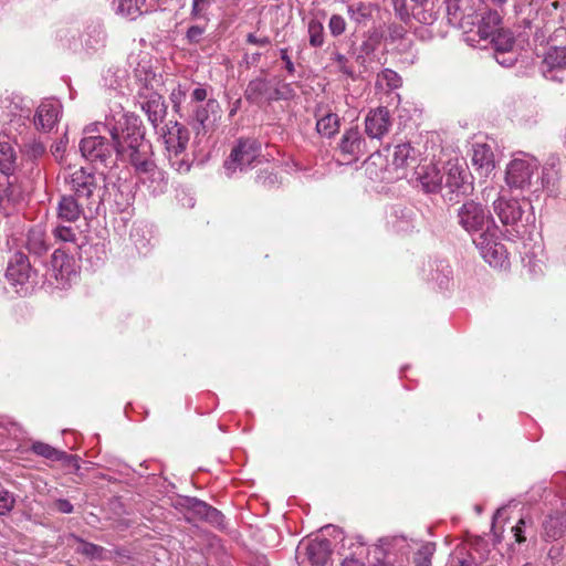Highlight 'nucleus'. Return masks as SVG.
I'll use <instances>...</instances> for the list:
<instances>
[{
    "instance_id": "nucleus-57",
    "label": "nucleus",
    "mask_w": 566,
    "mask_h": 566,
    "mask_svg": "<svg viewBox=\"0 0 566 566\" xmlns=\"http://www.w3.org/2000/svg\"><path fill=\"white\" fill-rule=\"evenodd\" d=\"M93 41L85 40V45L90 49L96 50L97 48L102 46L104 44L105 34L101 28H94L93 29Z\"/></svg>"
},
{
    "instance_id": "nucleus-54",
    "label": "nucleus",
    "mask_w": 566,
    "mask_h": 566,
    "mask_svg": "<svg viewBox=\"0 0 566 566\" xmlns=\"http://www.w3.org/2000/svg\"><path fill=\"white\" fill-rule=\"evenodd\" d=\"M23 147L25 153L33 158L40 157L45 151L44 144L35 139L24 144Z\"/></svg>"
},
{
    "instance_id": "nucleus-46",
    "label": "nucleus",
    "mask_w": 566,
    "mask_h": 566,
    "mask_svg": "<svg viewBox=\"0 0 566 566\" xmlns=\"http://www.w3.org/2000/svg\"><path fill=\"white\" fill-rule=\"evenodd\" d=\"M377 82L380 85H386L389 90H396L400 87L402 83L400 75L390 69L382 70L377 75Z\"/></svg>"
},
{
    "instance_id": "nucleus-36",
    "label": "nucleus",
    "mask_w": 566,
    "mask_h": 566,
    "mask_svg": "<svg viewBox=\"0 0 566 566\" xmlns=\"http://www.w3.org/2000/svg\"><path fill=\"white\" fill-rule=\"evenodd\" d=\"M494 48V53H507L514 46L515 40L513 33L510 30L501 29L496 34H494L490 40Z\"/></svg>"
},
{
    "instance_id": "nucleus-23",
    "label": "nucleus",
    "mask_w": 566,
    "mask_h": 566,
    "mask_svg": "<svg viewBox=\"0 0 566 566\" xmlns=\"http://www.w3.org/2000/svg\"><path fill=\"white\" fill-rule=\"evenodd\" d=\"M473 0H447V18L451 25L463 27L465 18H470L473 12Z\"/></svg>"
},
{
    "instance_id": "nucleus-7",
    "label": "nucleus",
    "mask_w": 566,
    "mask_h": 566,
    "mask_svg": "<svg viewBox=\"0 0 566 566\" xmlns=\"http://www.w3.org/2000/svg\"><path fill=\"white\" fill-rule=\"evenodd\" d=\"M261 156V144L252 138H241L224 160L223 169L227 177L232 178L253 168Z\"/></svg>"
},
{
    "instance_id": "nucleus-45",
    "label": "nucleus",
    "mask_w": 566,
    "mask_h": 566,
    "mask_svg": "<svg viewBox=\"0 0 566 566\" xmlns=\"http://www.w3.org/2000/svg\"><path fill=\"white\" fill-rule=\"evenodd\" d=\"M74 539L81 544V547L77 548V552L92 558V559H103L105 549L102 546H98L93 543L85 542L84 539L73 535Z\"/></svg>"
},
{
    "instance_id": "nucleus-10",
    "label": "nucleus",
    "mask_w": 566,
    "mask_h": 566,
    "mask_svg": "<svg viewBox=\"0 0 566 566\" xmlns=\"http://www.w3.org/2000/svg\"><path fill=\"white\" fill-rule=\"evenodd\" d=\"M470 175L465 167L457 161H448L443 174L442 189L448 191L443 197L449 201L454 200L459 196L467 195L472 190V184L469 181Z\"/></svg>"
},
{
    "instance_id": "nucleus-49",
    "label": "nucleus",
    "mask_w": 566,
    "mask_h": 566,
    "mask_svg": "<svg viewBox=\"0 0 566 566\" xmlns=\"http://www.w3.org/2000/svg\"><path fill=\"white\" fill-rule=\"evenodd\" d=\"M208 98V91L205 86L198 85L195 87L190 94V98L186 104V107H192V105H201L203 102L206 103Z\"/></svg>"
},
{
    "instance_id": "nucleus-18",
    "label": "nucleus",
    "mask_w": 566,
    "mask_h": 566,
    "mask_svg": "<svg viewBox=\"0 0 566 566\" xmlns=\"http://www.w3.org/2000/svg\"><path fill=\"white\" fill-rule=\"evenodd\" d=\"M493 208L504 226L518 227L523 222L524 209L515 199L500 197L493 202Z\"/></svg>"
},
{
    "instance_id": "nucleus-17",
    "label": "nucleus",
    "mask_w": 566,
    "mask_h": 566,
    "mask_svg": "<svg viewBox=\"0 0 566 566\" xmlns=\"http://www.w3.org/2000/svg\"><path fill=\"white\" fill-rule=\"evenodd\" d=\"M62 105L56 99H45L36 108L34 125L36 129L51 132L59 122Z\"/></svg>"
},
{
    "instance_id": "nucleus-41",
    "label": "nucleus",
    "mask_w": 566,
    "mask_h": 566,
    "mask_svg": "<svg viewBox=\"0 0 566 566\" xmlns=\"http://www.w3.org/2000/svg\"><path fill=\"white\" fill-rule=\"evenodd\" d=\"M31 449L35 454L53 461H60L67 457L64 451H60L50 444L40 441L34 442Z\"/></svg>"
},
{
    "instance_id": "nucleus-63",
    "label": "nucleus",
    "mask_w": 566,
    "mask_h": 566,
    "mask_svg": "<svg viewBox=\"0 0 566 566\" xmlns=\"http://www.w3.org/2000/svg\"><path fill=\"white\" fill-rule=\"evenodd\" d=\"M13 116H14V118H12V119L10 120V123H11V124H13V123H19V122H21V120L27 119V118L29 117V114H27V115L19 114L18 116L14 114Z\"/></svg>"
},
{
    "instance_id": "nucleus-22",
    "label": "nucleus",
    "mask_w": 566,
    "mask_h": 566,
    "mask_svg": "<svg viewBox=\"0 0 566 566\" xmlns=\"http://www.w3.org/2000/svg\"><path fill=\"white\" fill-rule=\"evenodd\" d=\"M31 266L27 255L15 253L9 262L6 276L12 284H24L30 277Z\"/></svg>"
},
{
    "instance_id": "nucleus-14",
    "label": "nucleus",
    "mask_w": 566,
    "mask_h": 566,
    "mask_svg": "<svg viewBox=\"0 0 566 566\" xmlns=\"http://www.w3.org/2000/svg\"><path fill=\"white\" fill-rule=\"evenodd\" d=\"M138 97L142 109L146 113L153 126L156 127L166 113L163 96L156 91L145 86L138 92Z\"/></svg>"
},
{
    "instance_id": "nucleus-60",
    "label": "nucleus",
    "mask_w": 566,
    "mask_h": 566,
    "mask_svg": "<svg viewBox=\"0 0 566 566\" xmlns=\"http://www.w3.org/2000/svg\"><path fill=\"white\" fill-rule=\"evenodd\" d=\"M55 507L63 514H71L74 510L73 504L66 499H59L55 501Z\"/></svg>"
},
{
    "instance_id": "nucleus-15",
    "label": "nucleus",
    "mask_w": 566,
    "mask_h": 566,
    "mask_svg": "<svg viewBox=\"0 0 566 566\" xmlns=\"http://www.w3.org/2000/svg\"><path fill=\"white\" fill-rule=\"evenodd\" d=\"M339 150L348 161H356L366 154V140L361 136L358 127H352L343 134L339 144Z\"/></svg>"
},
{
    "instance_id": "nucleus-48",
    "label": "nucleus",
    "mask_w": 566,
    "mask_h": 566,
    "mask_svg": "<svg viewBox=\"0 0 566 566\" xmlns=\"http://www.w3.org/2000/svg\"><path fill=\"white\" fill-rule=\"evenodd\" d=\"M71 258L60 249L55 250L52 254V266L53 269L59 270L61 274H63L64 270L66 271L71 266Z\"/></svg>"
},
{
    "instance_id": "nucleus-21",
    "label": "nucleus",
    "mask_w": 566,
    "mask_h": 566,
    "mask_svg": "<svg viewBox=\"0 0 566 566\" xmlns=\"http://www.w3.org/2000/svg\"><path fill=\"white\" fill-rule=\"evenodd\" d=\"M332 554V543L327 538H315L306 544L305 555L313 566H324Z\"/></svg>"
},
{
    "instance_id": "nucleus-50",
    "label": "nucleus",
    "mask_w": 566,
    "mask_h": 566,
    "mask_svg": "<svg viewBox=\"0 0 566 566\" xmlns=\"http://www.w3.org/2000/svg\"><path fill=\"white\" fill-rule=\"evenodd\" d=\"M328 29L333 36L342 35L346 30V21L339 14H333L329 18Z\"/></svg>"
},
{
    "instance_id": "nucleus-35",
    "label": "nucleus",
    "mask_w": 566,
    "mask_h": 566,
    "mask_svg": "<svg viewBox=\"0 0 566 566\" xmlns=\"http://www.w3.org/2000/svg\"><path fill=\"white\" fill-rule=\"evenodd\" d=\"M347 13L350 20L357 24L365 23L373 15V6L367 2H355L347 7Z\"/></svg>"
},
{
    "instance_id": "nucleus-52",
    "label": "nucleus",
    "mask_w": 566,
    "mask_h": 566,
    "mask_svg": "<svg viewBox=\"0 0 566 566\" xmlns=\"http://www.w3.org/2000/svg\"><path fill=\"white\" fill-rule=\"evenodd\" d=\"M331 59L339 72L344 73L347 76H353L354 72L348 64V59L344 54L339 52H334Z\"/></svg>"
},
{
    "instance_id": "nucleus-3",
    "label": "nucleus",
    "mask_w": 566,
    "mask_h": 566,
    "mask_svg": "<svg viewBox=\"0 0 566 566\" xmlns=\"http://www.w3.org/2000/svg\"><path fill=\"white\" fill-rule=\"evenodd\" d=\"M118 142V157L128 160L136 176L154 165L151 144L146 140L137 123H128Z\"/></svg>"
},
{
    "instance_id": "nucleus-43",
    "label": "nucleus",
    "mask_w": 566,
    "mask_h": 566,
    "mask_svg": "<svg viewBox=\"0 0 566 566\" xmlns=\"http://www.w3.org/2000/svg\"><path fill=\"white\" fill-rule=\"evenodd\" d=\"M558 179V170L556 169V159L551 158L542 169L541 188L554 186Z\"/></svg>"
},
{
    "instance_id": "nucleus-30",
    "label": "nucleus",
    "mask_w": 566,
    "mask_h": 566,
    "mask_svg": "<svg viewBox=\"0 0 566 566\" xmlns=\"http://www.w3.org/2000/svg\"><path fill=\"white\" fill-rule=\"evenodd\" d=\"M472 165L482 174H489L494 168V155L491 147L486 144H476L473 146Z\"/></svg>"
},
{
    "instance_id": "nucleus-47",
    "label": "nucleus",
    "mask_w": 566,
    "mask_h": 566,
    "mask_svg": "<svg viewBox=\"0 0 566 566\" xmlns=\"http://www.w3.org/2000/svg\"><path fill=\"white\" fill-rule=\"evenodd\" d=\"M207 24L208 22H205V24H191L185 33V40L187 43L190 45L199 44L203 39Z\"/></svg>"
},
{
    "instance_id": "nucleus-44",
    "label": "nucleus",
    "mask_w": 566,
    "mask_h": 566,
    "mask_svg": "<svg viewBox=\"0 0 566 566\" xmlns=\"http://www.w3.org/2000/svg\"><path fill=\"white\" fill-rule=\"evenodd\" d=\"M310 45L313 48H319L324 43V27L322 22L316 19H312L307 25Z\"/></svg>"
},
{
    "instance_id": "nucleus-16",
    "label": "nucleus",
    "mask_w": 566,
    "mask_h": 566,
    "mask_svg": "<svg viewBox=\"0 0 566 566\" xmlns=\"http://www.w3.org/2000/svg\"><path fill=\"white\" fill-rule=\"evenodd\" d=\"M392 125L390 112L387 107L370 109L365 117V132L370 138L380 139Z\"/></svg>"
},
{
    "instance_id": "nucleus-34",
    "label": "nucleus",
    "mask_w": 566,
    "mask_h": 566,
    "mask_svg": "<svg viewBox=\"0 0 566 566\" xmlns=\"http://www.w3.org/2000/svg\"><path fill=\"white\" fill-rule=\"evenodd\" d=\"M543 72L564 69L566 66V49L562 46H552L544 55Z\"/></svg>"
},
{
    "instance_id": "nucleus-5",
    "label": "nucleus",
    "mask_w": 566,
    "mask_h": 566,
    "mask_svg": "<svg viewBox=\"0 0 566 566\" xmlns=\"http://www.w3.org/2000/svg\"><path fill=\"white\" fill-rule=\"evenodd\" d=\"M294 96L295 91L290 83L262 76L251 80L244 91V98L250 104L259 106L276 101H287Z\"/></svg>"
},
{
    "instance_id": "nucleus-39",
    "label": "nucleus",
    "mask_w": 566,
    "mask_h": 566,
    "mask_svg": "<svg viewBox=\"0 0 566 566\" xmlns=\"http://www.w3.org/2000/svg\"><path fill=\"white\" fill-rule=\"evenodd\" d=\"M145 0H117L116 13L132 20L142 14Z\"/></svg>"
},
{
    "instance_id": "nucleus-56",
    "label": "nucleus",
    "mask_w": 566,
    "mask_h": 566,
    "mask_svg": "<svg viewBox=\"0 0 566 566\" xmlns=\"http://www.w3.org/2000/svg\"><path fill=\"white\" fill-rule=\"evenodd\" d=\"M495 60L500 65H503L505 67L513 66L516 62V54L511 50L507 53L501 52V53H494Z\"/></svg>"
},
{
    "instance_id": "nucleus-20",
    "label": "nucleus",
    "mask_w": 566,
    "mask_h": 566,
    "mask_svg": "<svg viewBox=\"0 0 566 566\" xmlns=\"http://www.w3.org/2000/svg\"><path fill=\"white\" fill-rule=\"evenodd\" d=\"M85 202L73 195H64L60 198L56 211L57 219L67 223L76 222L83 213Z\"/></svg>"
},
{
    "instance_id": "nucleus-27",
    "label": "nucleus",
    "mask_w": 566,
    "mask_h": 566,
    "mask_svg": "<svg viewBox=\"0 0 566 566\" xmlns=\"http://www.w3.org/2000/svg\"><path fill=\"white\" fill-rule=\"evenodd\" d=\"M28 191V187H21L9 181L7 187L0 191V210L9 214L11 207L23 201Z\"/></svg>"
},
{
    "instance_id": "nucleus-25",
    "label": "nucleus",
    "mask_w": 566,
    "mask_h": 566,
    "mask_svg": "<svg viewBox=\"0 0 566 566\" xmlns=\"http://www.w3.org/2000/svg\"><path fill=\"white\" fill-rule=\"evenodd\" d=\"M417 178L426 192H437L442 189L443 175L436 165L422 166L417 171Z\"/></svg>"
},
{
    "instance_id": "nucleus-13",
    "label": "nucleus",
    "mask_w": 566,
    "mask_h": 566,
    "mask_svg": "<svg viewBox=\"0 0 566 566\" xmlns=\"http://www.w3.org/2000/svg\"><path fill=\"white\" fill-rule=\"evenodd\" d=\"M324 531L331 535L333 534L335 538L339 537L343 542V548L348 544V548L352 549V553L345 556L342 566H365L363 558L367 556L368 548L360 536L345 538L343 532L334 526H326Z\"/></svg>"
},
{
    "instance_id": "nucleus-29",
    "label": "nucleus",
    "mask_w": 566,
    "mask_h": 566,
    "mask_svg": "<svg viewBox=\"0 0 566 566\" xmlns=\"http://www.w3.org/2000/svg\"><path fill=\"white\" fill-rule=\"evenodd\" d=\"M501 23V14L496 10H489L482 15L476 34L481 40L489 41L502 29Z\"/></svg>"
},
{
    "instance_id": "nucleus-40",
    "label": "nucleus",
    "mask_w": 566,
    "mask_h": 566,
    "mask_svg": "<svg viewBox=\"0 0 566 566\" xmlns=\"http://www.w3.org/2000/svg\"><path fill=\"white\" fill-rule=\"evenodd\" d=\"M213 2L214 0H191L190 19L209 22L208 11Z\"/></svg>"
},
{
    "instance_id": "nucleus-64",
    "label": "nucleus",
    "mask_w": 566,
    "mask_h": 566,
    "mask_svg": "<svg viewBox=\"0 0 566 566\" xmlns=\"http://www.w3.org/2000/svg\"><path fill=\"white\" fill-rule=\"evenodd\" d=\"M373 566H394L392 564L390 563H386V562H380L378 560L376 564H374Z\"/></svg>"
},
{
    "instance_id": "nucleus-31",
    "label": "nucleus",
    "mask_w": 566,
    "mask_h": 566,
    "mask_svg": "<svg viewBox=\"0 0 566 566\" xmlns=\"http://www.w3.org/2000/svg\"><path fill=\"white\" fill-rule=\"evenodd\" d=\"M15 151L10 138L6 135L0 136V171L3 175H11L14 170Z\"/></svg>"
},
{
    "instance_id": "nucleus-38",
    "label": "nucleus",
    "mask_w": 566,
    "mask_h": 566,
    "mask_svg": "<svg viewBox=\"0 0 566 566\" xmlns=\"http://www.w3.org/2000/svg\"><path fill=\"white\" fill-rule=\"evenodd\" d=\"M392 218L391 224L396 232H408L415 227L412 212L410 210L395 209Z\"/></svg>"
},
{
    "instance_id": "nucleus-12",
    "label": "nucleus",
    "mask_w": 566,
    "mask_h": 566,
    "mask_svg": "<svg viewBox=\"0 0 566 566\" xmlns=\"http://www.w3.org/2000/svg\"><path fill=\"white\" fill-rule=\"evenodd\" d=\"M177 506L185 509L187 514H191L192 517L203 520L217 527L223 526L222 513L197 497H180L177 501Z\"/></svg>"
},
{
    "instance_id": "nucleus-2",
    "label": "nucleus",
    "mask_w": 566,
    "mask_h": 566,
    "mask_svg": "<svg viewBox=\"0 0 566 566\" xmlns=\"http://www.w3.org/2000/svg\"><path fill=\"white\" fill-rule=\"evenodd\" d=\"M64 180L73 196L85 202L88 210L98 211L106 196V177L103 172L82 167L66 174Z\"/></svg>"
},
{
    "instance_id": "nucleus-33",
    "label": "nucleus",
    "mask_w": 566,
    "mask_h": 566,
    "mask_svg": "<svg viewBox=\"0 0 566 566\" xmlns=\"http://www.w3.org/2000/svg\"><path fill=\"white\" fill-rule=\"evenodd\" d=\"M566 527L559 513L549 514L543 523V537L545 541H556L563 536Z\"/></svg>"
},
{
    "instance_id": "nucleus-24",
    "label": "nucleus",
    "mask_w": 566,
    "mask_h": 566,
    "mask_svg": "<svg viewBox=\"0 0 566 566\" xmlns=\"http://www.w3.org/2000/svg\"><path fill=\"white\" fill-rule=\"evenodd\" d=\"M387 157H390V165L395 169H402L410 165V163L416 161L417 151L409 143H402L394 146L390 149V146L386 147Z\"/></svg>"
},
{
    "instance_id": "nucleus-11",
    "label": "nucleus",
    "mask_w": 566,
    "mask_h": 566,
    "mask_svg": "<svg viewBox=\"0 0 566 566\" xmlns=\"http://www.w3.org/2000/svg\"><path fill=\"white\" fill-rule=\"evenodd\" d=\"M497 230L491 235L476 237L473 239L481 256L493 268H504L509 264L505 247L496 241Z\"/></svg>"
},
{
    "instance_id": "nucleus-4",
    "label": "nucleus",
    "mask_w": 566,
    "mask_h": 566,
    "mask_svg": "<svg viewBox=\"0 0 566 566\" xmlns=\"http://www.w3.org/2000/svg\"><path fill=\"white\" fill-rule=\"evenodd\" d=\"M163 139L166 147L168 161L179 174L188 172L191 160L187 153L189 132L178 122H169L163 129Z\"/></svg>"
},
{
    "instance_id": "nucleus-9",
    "label": "nucleus",
    "mask_w": 566,
    "mask_h": 566,
    "mask_svg": "<svg viewBox=\"0 0 566 566\" xmlns=\"http://www.w3.org/2000/svg\"><path fill=\"white\" fill-rule=\"evenodd\" d=\"M538 160L526 153L516 154L507 164L505 181L511 189L525 190L531 188L532 178L538 169Z\"/></svg>"
},
{
    "instance_id": "nucleus-55",
    "label": "nucleus",
    "mask_w": 566,
    "mask_h": 566,
    "mask_svg": "<svg viewBox=\"0 0 566 566\" xmlns=\"http://www.w3.org/2000/svg\"><path fill=\"white\" fill-rule=\"evenodd\" d=\"M433 547L428 544L421 547L416 554V563L418 566H430V556L432 555Z\"/></svg>"
},
{
    "instance_id": "nucleus-26",
    "label": "nucleus",
    "mask_w": 566,
    "mask_h": 566,
    "mask_svg": "<svg viewBox=\"0 0 566 566\" xmlns=\"http://www.w3.org/2000/svg\"><path fill=\"white\" fill-rule=\"evenodd\" d=\"M316 117V132L325 138L335 136L340 127V118L336 113L331 111L323 112L318 109L315 113Z\"/></svg>"
},
{
    "instance_id": "nucleus-6",
    "label": "nucleus",
    "mask_w": 566,
    "mask_h": 566,
    "mask_svg": "<svg viewBox=\"0 0 566 566\" xmlns=\"http://www.w3.org/2000/svg\"><path fill=\"white\" fill-rule=\"evenodd\" d=\"M458 223L471 237L491 235L497 230L490 212L481 203L473 200L464 202L457 213Z\"/></svg>"
},
{
    "instance_id": "nucleus-42",
    "label": "nucleus",
    "mask_w": 566,
    "mask_h": 566,
    "mask_svg": "<svg viewBox=\"0 0 566 566\" xmlns=\"http://www.w3.org/2000/svg\"><path fill=\"white\" fill-rule=\"evenodd\" d=\"M187 92V88L179 84L177 87L172 88L169 96L172 109L178 113L181 118L186 115V105L184 104L188 103Z\"/></svg>"
},
{
    "instance_id": "nucleus-61",
    "label": "nucleus",
    "mask_w": 566,
    "mask_h": 566,
    "mask_svg": "<svg viewBox=\"0 0 566 566\" xmlns=\"http://www.w3.org/2000/svg\"><path fill=\"white\" fill-rule=\"evenodd\" d=\"M276 176L272 172L260 171L258 175V181L264 186H273L276 182Z\"/></svg>"
},
{
    "instance_id": "nucleus-1",
    "label": "nucleus",
    "mask_w": 566,
    "mask_h": 566,
    "mask_svg": "<svg viewBox=\"0 0 566 566\" xmlns=\"http://www.w3.org/2000/svg\"><path fill=\"white\" fill-rule=\"evenodd\" d=\"M128 123H137V119L118 112L106 117L104 123L96 122L86 126L85 136L80 143L82 156L88 161L106 165L114 154L118 156V142Z\"/></svg>"
},
{
    "instance_id": "nucleus-51",
    "label": "nucleus",
    "mask_w": 566,
    "mask_h": 566,
    "mask_svg": "<svg viewBox=\"0 0 566 566\" xmlns=\"http://www.w3.org/2000/svg\"><path fill=\"white\" fill-rule=\"evenodd\" d=\"M15 500L11 492L8 490L0 491V516L7 515L12 511Z\"/></svg>"
},
{
    "instance_id": "nucleus-53",
    "label": "nucleus",
    "mask_w": 566,
    "mask_h": 566,
    "mask_svg": "<svg viewBox=\"0 0 566 566\" xmlns=\"http://www.w3.org/2000/svg\"><path fill=\"white\" fill-rule=\"evenodd\" d=\"M412 15L415 19H417L419 22L423 24H431L436 19V13L431 10H426L422 7H418L417 9H412Z\"/></svg>"
},
{
    "instance_id": "nucleus-58",
    "label": "nucleus",
    "mask_w": 566,
    "mask_h": 566,
    "mask_svg": "<svg viewBox=\"0 0 566 566\" xmlns=\"http://www.w3.org/2000/svg\"><path fill=\"white\" fill-rule=\"evenodd\" d=\"M526 524L527 521L525 518H520L516 525L512 527V533L515 537V541L518 544L524 543L526 541V537L524 536Z\"/></svg>"
},
{
    "instance_id": "nucleus-62",
    "label": "nucleus",
    "mask_w": 566,
    "mask_h": 566,
    "mask_svg": "<svg viewBox=\"0 0 566 566\" xmlns=\"http://www.w3.org/2000/svg\"><path fill=\"white\" fill-rule=\"evenodd\" d=\"M247 42L259 46H265L270 44V39L268 36L258 38L255 34L249 33L247 36Z\"/></svg>"
},
{
    "instance_id": "nucleus-32",
    "label": "nucleus",
    "mask_w": 566,
    "mask_h": 566,
    "mask_svg": "<svg viewBox=\"0 0 566 566\" xmlns=\"http://www.w3.org/2000/svg\"><path fill=\"white\" fill-rule=\"evenodd\" d=\"M452 275V269L447 261H434L429 263L428 279L438 284L440 289L448 287Z\"/></svg>"
},
{
    "instance_id": "nucleus-37",
    "label": "nucleus",
    "mask_w": 566,
    "mask_h": 566,
    "mask_svg": "<svg viewBox=\"0 0 566 566\" xmlns=\"http://www.w3.org/2000/svg\"><path fill=\"white\" fill-rule=\"evenodd\" d=\"M27 247L34 254H42L46 251L45 233L40 227H34L28 232Z\"/></svg>"
},
{
    "instance_id": "nucleus-19",
    "label": "nucleus",
    "mask_w": 566,
    "mask_h": 566,
    "mask_svg": "<svg viewBox=\"0 0 566 566\" xmlns=\"http://www.w3.org/2000/svg\"><path fill=\"white\" fill-rule=\"evenodd\" d=\"M138 184L150 195L157 196L164 193L167 189L168 180L166 174L156 164L150 165L137 175Z\"/></svg>"
},
{
    "instance_id": "nucleus-28",
    "label": "nucleus",
    "mask_w": 566,
    "mask_h": 566,
    "mask_svg": "<svg viewBox=\"0 0 566 566\" xmlns=\"http://www.w3.org/2000/svg\"><path fill=\"white\" fill-rule=\"evenodd\" d=\"M52 234L55 241L74 244L76 249H80L81 255H83V253H87V248L81 241L82 232L77 227H74L71 223L69 226L59 224L53 229Z\"/></svg>"
},
{
    "instance_id": "nucleus-8",
    "label": "nucleus",
    "mask_w": 566,
    "mask_h": 566,
    "mask_svg": "<svg viewBox=\"0 0 566 566\" xmlns=\"http://www.w3.org/2000/svg\"><path fill=\"white\" fill-rule=\"evenodd\" d=\"M195 130L196 135H206L213 132L218 120L221 118L220 104L214 98L207 99L201 105L186 107V115L182 117Z\"/></svg>"
},
{
    "instance_id": "nucleus-59",
    "label": "nucleus",
    "mask_w": 566,
    "mask_h": 566,
    "mask_svg": "<svg viewBox=\"0 0 566 566\" xmlns=\"http://www.w3.org/2000/svg\"><path fill=\"white\" fill-rule=\"evenodd\" d=\"M280 56H281V60L284 62L285 64V69L287 71L289 74H294L295 72V66H294V63L292 62L290 55H289V50L286 48H282L280 50Z\"/></svg>"
}]
</instances>
